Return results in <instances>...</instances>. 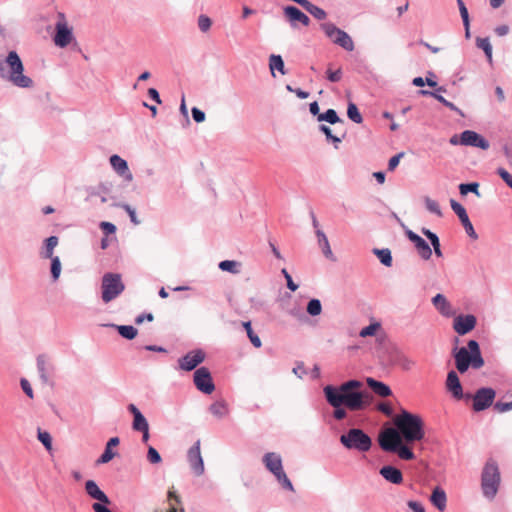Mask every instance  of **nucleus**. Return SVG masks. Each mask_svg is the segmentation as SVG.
I'll return each mask as SVG.
<instances>
[{"label":"nucleus","mask_w":512,"mask_h":512,"mask_svg":"<svg viewBox=\"0 0 512 512\" xmlns=\"http://www.w3.org/2000/svg\"><path fill=\"white\" fill-rule=\"evenodd\" d=\"M273 475L276 477V479L284 489L294 491V487L289 478L287 477L286 473L284 472L283 466L280 468V470L274 472Z\"/></svg>","instance_id":"nucleus-33"},{"label":"nucleus","mask_w":512,"mask_h":512,"mask_svg":"<svg viewBox=\"0 0 512 512\" xmlns=\"http://www.w3.org/2000/svg\"><path fill=\"white\" fill-rule=\"evenodd\" d=\"M320 130L326 135L327 139L332 140L335 143V147L337 148V144H339L342 139L340 137L334 136L331 129L326 125H321Z\"/></svg>","instance_id":"nucleus-57"},{"label":"nucleus","mask_w":512,"mask_h":512,"mask_svg":"<svg viewBox=\"0 0 512 512\" xmlns=\"http://www.w3.org/2000/svg\"><path fill=\"white\" fill-rule=\"evenodd\" d=\"M321 29L334 44L339 45L347 51L354 49L352 38L345 31L337 28L333 23H323L321 24Z\"/></svg>","instance_id":"nucleus-8"},{"label":"nucleus","mask_w":512,"mask_h":512,"mask_svg":"<svg viewBox=\"0 0 512 512\" xmlns=\"http://www.w3.org/2000/svg\"><path fill=\"white\" fill-rule=\"evenodd\" d=\"M507 401H498L494 405V409L499 413H504L512 410V393L506 395Z\"/></svg>","instance_id":"nucleus-45"},{"label":"nucleus","mask_w":512,"mask_h":512,"mask_svg":"<svg viewBox=\"0 0 512 512\" xmlns=\"http://www.w3.org/2000/svg\"><path fill=\"white\" fill-rule=\"evenodd\" d=\"M478 188H479V184L476 182L469 183V184H460L459 191H460L461 195H466L468 192H472V193H475L477 196H479L480 194H479Z\"/></svg>","instance_id":"nucleus-51"},{"label":"nucleus","mask_w":512,"mask_h":512,"mask_svg":"<svg viewBox=\"0 0 512 512\" xmlns=\"http://www.w3.org/2000/svg\"><path fill=\"white\" fill-rule=\"evenodd\" d=\"M51 259V274L54 280H57L61 273V262L59 257L55 256Z\"/></svg>","instance_id":"nucleus-52"},{"label":"nucleus","mask_w":512,"mask_h":512,"mask_svg":"<svg viewBox=\"0 0 512 512\" xmlns=\"http://www.w3.org/2000/svg\"><path fill=\"white\" fill-rule=\"evenodd\" d=\"M432 303L441 315L445 317H450L454 315V311L452 309L450 302L443 294L435 295L432 298Z\"/></svg>","instance_id":"nucleus-22"},{"label":"nucleus","mask_w":512,"mask_h":512,"mask_svg":"<svg viewBox=\"0 0 512 512\" xmlns=\"http://www.w3.org/2000/svg\"><path fill=\"white\" fill-rule=\"evenodd\" d=\"M476 45L482 49L487 56L488 60L492 61V46L488 38H477Z\"/></svg>","instance_id":"nucleus-41"},{"label":"nucleus","mask_w":512,"mask_h":512,"mask_svg":"<svg viewBox=\"0 0 512 512\" xmlns=\"http://www.w3.org/2000/svg\"><path fill=\"white\" fill-rule=\"evenodd\" d=\"M425 205H426V208L432 212V213H435L436 215L438 216H441L442 215V212H441V209H440V206L438 204L437 201L433 200V199H430V198H426L425 200Z\"/></svg>","instance_id":"nucleus-55"},{"label":"nucleus","mask_w":512,"mask_h":512,"mask_svg":"<svg viewBox=\"0 0 512 512\" xmlns=\"http://www.w3.org/2000/svg\"><path fill=\"white\" fill-rule=\"evenodd\" d=\"M101 229L105 234H114L116 231V226L110 222H101L100 224Z\"/></svg>","instance_id":"nucleus-60"},{"label":"nucleus","mask_w":512,"mask_h":512,"mask_svg":"<svg viewBox=\"0 0 512 512\" xmlns=\"http://www.w3.org/2000/svg\"><path fill=\"white\" fill-rule=\"evenodd\" d=\"M273 475L276 477V479L284 489L294 491V487L289 478L287 477L286 473L284 472L283 466L280 468V470L274 472Z\"/></svg>","instance_id":"nucleus-34"},{"label":"nucleus","mask_w":512,"mask_h":512,"mask_svg":"<svg viewBox=\"0 0 512 512\" xmlns=\"http://www.w3.org/2000/svg\"><path fill=\"white\" fill-rule=\"evenodd\" d=\"M188 461L193 473L200 476L204 473V462L200 451V440H198L188 451Z\"/></svg>","instance_id":"nucleus-14"},{"label":"nucleus","mask_w":512,"mask_h":512,"mask_svg":"<svg viewBox=\"0 0 512 512\" xmlns=\"http://www.w3.org/2000/svg\"><path fill=\"white\" fill-rule=\"evenodd\" d=\"M327 79L331 82H339L342 79V70L338 68L335 71H332L330 68L326 72Z\"/></svg>","instance_id":"nucleus-58"},{"label":"nucleus","mask_w":512,"mask_h":512,"mask_svg":"<svg viewBox=\"0 0 512 512\" xmlns=\"http://www.w3.org/2000/svg\"><path fill=\"white\" fill-rule=\"evenodd\" d=\"M432 504L437 507L440 511H444L446 508V493L443 489L436 487L430 497Z\"/></svg>","instance_id":"nucleus-28"},{"label":"nucleus","mask_w":512,"mask_h":512,"mask_svg":"<svg viewBox=\"0 0 512 512\" xmlns=\"http://www.w3.org/2000/svg\"><path fill=\"white\" fill-rule=\"evenodd\" d=\"M39 441L45 446L46 449L51 450L52 448V438L51 435L46 431L38 432Z\"/></svg>","instance_id":"nucleus-54"},{"label":"nucleus","mask_w":512,"mask_h":512,"mask_svg":"<svg viewBox=\"0 0 512 512\" xmlns=\"http://www.w3.org/2000/svg\"><path fill=\"white\" fill-rule=\"evenodd\" d=\"M304 9L318 20H324L327 16L322 8L312 4L310 1H308Z\"/></svg>","instance_id":"nucleus-36"},{"label":"nucleus","mask_w":512,"mask_h":512,"mask_svg":"<svg viewBox=\"0 0 512 512\" xmlns=\"http://www.w3.org/2000/svg\"><path fill=\"white\" fill-rule=\"evenodd\" d=\"M316 234H317V237H318V244L321 247L323 254L328 259L335 260V257L333 255V252L331 250V247H330V244H329V241H328V238L326 237L324 232L321 231V230H317Z\"/></svg>","instance_id":"nucleus-31"},{"label":"nucleus","mask_w":512,"mask_h":512,"mask_svg":"<svg viewBox=\"0 0 512 512\" xmlns=\"http://www.w3.org/2000/svg\"><path fill=\"white\" fill-rule=\"evenodd\" d=\"M402 440L403 438L399 431L394 428H388L382 431L378 437L380 447L387 452H393L397 449V446L401 444Z\"/></svg>","instance_id":"nucleus-10"},{"label":"nucleus","mask_w":512,"mask_h":512,"mask_svg":"<svg viewBox=\"0 0 512 512\" xmlns=\"http://www.w3.org/2000/svg\"><path fill=\"white\" fill-rule=\"evenodd\" d=\"M457 5L459 7V11H460V14H461V18L463 20V24L466 28V34L468 35L469 33V14H468V10L466 8V5L464 3L463 0H457Z\"/></svg>","instance_id":"nucleus-47"},{"label":"nucleus","mask_w":512,"mask_h":512,"mask_svg":"<svg viewBox=\"0 0 512 512\" xmlns=\"http://www.w3.org/2000/svg\"><path fill=\"white\" fill-rule=\"evenodd\" d=\"M380 327H381V325L378 322L371 323L367 327H364L363 329H361L359 335L363 338L368 337V336H374L377 333V331L380 329Z\"/></svg>","instance_id":"nucleus-50"},{"label":"nucleus","mask_w":512,"mask_h":512,"mask_svg":"<svg viewBox=\"0 0 512 512\" xmlns=\"http://www.w3.org/2000/svg\"><path fill=\"white\" fill-rule=\"evenodd\" d=\"M380 475L388 482L392 484H401L403 482L402 472L390 465L383 466L380 471Z\"/></svg>","instance_id":"nucleus-23"},{"label":"nucleus","mask_w":512,"mask_h":512,"mask_svg":"<svg viewBox=\"0 0 512 512\" xmlns=\"http://www.w3.org/2000/svg\"><path fill=\"white\" fill-rule=\"evenodd\" d=\"M110 164L119 175L123 176L127 181H132V173L129 171L127 162L124 159L118 155H112L110 157Z\"/></svg>","instance_id":"nucleus-20"},{"label":"nucleus","mask_w":512,"mask_h":512,"mask_svg":"<svg viewBox=\"0 0 512 512\" xmlns=\"http://www.w3.org/2000/svg\"><path fill=\"white\" fill-rule=\"evenodd\" d=\"M205 359V354L201 350H195L187 353L179 359L180 368L185 371H191L196 368Z\"/></svg>","instance_id":"nucleus-15"},{"label":"nucleus","mask_w":512,"mask_h":512,"mask_svg":"<svg viewBox=\"0 0 512 512\" xmlns=\"http://www.w3.org/2000/svg\"><path fill=\"white\" fill-rule=\"evenodd\" d=\"M265 467L273 474L282 467V460L280 455L269 452L263 457Z\"/></svg>","instance_id":"nucleus-27"},{"label":"nucleus","mask_w":512,"mask_h":512,"mask_svg":"<svg viewBox=\"0 0 512 512\" xmlns=\"http://www.w3.org/2000/svg\"><path fill=\"white\" fill-rule=\"evenodd\" d=\"M404 156V153L403 152H400L396 155H394L393 157L390 158L389 160V163H388V169L390 171H393L399 164L400 162V159Z\"/></svg>","instance_id":"nucleus-59"},{"label":"nucleus","mask_w":512,"mask_h":512,"mask_svg":"<svg viewBox=\"0 0 512 512\" xmlns=\"http://www.w3.org/2000/svg\"><path fill=\"white\" fill-rule=\"evenodd\" d=\"M340 443L349 450L359 453L368 452L372 447V439L363 430L352 428L340 436Z\"/></svg>","instance_id":"nucleus-6"},{"label":"nucleus","mask_w":512,"mask_h":512,"mask_svg":"<svg viewBox=\"0 0 512 512\" xmlns=\"http://www.w3.org/2000/svg\"><path fill=\"white\" fill-rule=\"evenodd\" d=\"M368 386L371 390L380 397H389L392 395V391L388 385L383 382L377 381L371 377L366 379Z\"/></svg>","instance_id":"nucleus-26"},{"label":"nucleus","mask_w":512,"mask_h":512,"mask_svg":"<svg viewBox=\"0 0 512 512\" xmlns=\"http://www.w3.org/2000/svg\"><path fill=\"white\" fill-rule=\"evenodd\" d=\"M460 144L466 145V146L479 147L484 150L489 148L488 141L485 140L478 133L471 131V130H466L461 133Z\"/></svg>","instance_id":"nucleus-16"},{"label":"nucleus","mask_w":512,"mask_h":512,"mask_svg":"<svg viewBox=\"0 0 512 512\" xmlns=\"http://www.w3.org/2000/svg\"><path fill=\"white\" fill-rule=\"evenodd\" d=\"M0 76L7 78L17 87L30 88L33 86V80L24 75V65L15 51H10L4 63L0 64Z\"/></svg>","instance_id":"nucleus-3"},{"label":"nucleus","mask_w":512,"mask_h":512,"mask_svg":"<svg viewBox=\"0 0 512 512\" xmlns=\"http://www.w3.org/2000/svg\"><path fill=\"white\" fill-rule=\"evenodd\" d=\"M132 427L135 431H142L144 429H148L149 424L146 418L141 414L139 416L136 415V417H134Z\"/></svg>","instance_id":"nucleus-49"},{"label":"nucleus","mask_w":512,"mask_h":512,"mask_svg":"<svg viewBox=\"0 0 512 512\" xmlns=\"http://www.w3.org/2000/svg\"><path fill=\"white\" fill-rule=\"evenodd\" d=\"M476 326V317L473 315H459L454 319L453 328L459 335H465Z\"/></svg>","instance_id":"nucleus-17"},{"label":"nucleus","mask_w":512,"mask_h":512,"mask_svg":"<svg viewBox=\"0 0 512 512\" xmlns=\"http://www.w3.org/2000/svg\"><path fill=\"white\" fill-rule=\"evenodd\" d=\"M209 411L215 417L223 418L229 414V407L224 400H219L210 405Z\"/></svg>","instance_id":"nucleus-30"},{"label":"nucleus","mask_w":512,"mask_h":512,"mask_svg":"<svg viewBox=\"0 0 512 512\" xmlns=\"http://www.w3.org/2000/svg\"><path fill=\"white\" fill-rule=\"evenodd\" d=\"M318 121H327L330 124L342 122L334 109H328L325 113L319 114Z\"/></svg>","instance_id":"nucleus-37"},{"label":"nucleus","mask_w":512,"mask_h":512,"mask_svg":"<svg viewBox=\"0 0 512 512\" xmlns=\"http://www.w3.org/2000/svg\"><path fill=\"white\" fill-rule=\"evenodd\" d=\"M269 65L271 71L277 69L282 74H285L284 72V62L280 55H271L269 60Z\"/></svg>","instance_id":"nucleus-46"},{"label":"nucleus","mask_w":512,"mask_h":512,"mask_svg":"<svg viewBox=\"0 0 512 512\" xmlns=\"http://www.w3.org/2000/svg\"><path fill=\"white\" fill-rule=\"evenodd\" d=\"M454 358L456 369L462 374L469 368L480 369L484 366L479 344L475 340H469L467 347L455 349Z\"/></svg>","instance_id":"nucleus-4"},{"label":"nucleus","mask_w":512,"mask_h":512,"mask_svg":"<svg viewBox=\"0 0 512 512\" xmlns=\"http://www.w3.org/2000/svg\"><path fill=\"white\" fill-rule=\"evenodd\" d=\"M307 312L311 316H317L322 312V305L318 299H312L308 302Z\"/></svg>","instance_id":"nucleus-48"},{"label":"nucleus","mask_w":512,"mask_h":512,"mask_svg":"<svg viewBox=\"0 0 512 512\" xmlns=\"http://www.w3.org/2000/svg\"><path fill=\"white\" fill-rule=\"evenodd\" d=\"M194 384L199 391L205 394H211L215 390L211 374L206 367H201L195 371Z\"/></svg>","instance_id":"nucleus-11"},{"label":"nucleus","mask_w":512,"mask_h":512,"mask_svg":"<svg viewBox=\"0 0 512 512\" xmlns=\"http://www.w3.org/2000/svg\"><path fill=\"white\" fill-rule=\"evenodd\" d=\"M284 14L291 23L300 22L304 26H308L310 23L309 17L306 14H304L301 10H299L297 7H285Z\"/></svg>","instance_id":"nucleus-24"},{"label":"nucleus","mask_w":512,"mask_h":512,"mask_svg":"<svg viewBox=\"0 0 512 512\" xmlns=\"http://www.w3.org/2000/svg\"><path fill=\"white\" fill-rule=\"evenodd\" d=\"M407 505L414 512H425V509L420 502L410 500Z\"/></svg>","instance_id":"nucleus-62"},{"label":"nucleus","mask_w":512,"mask_h":512,"mask_svg":"<svg viewBox=\"0 0 512 512\" xmlns=\"http://www.w3.org/2000/svg\"><path fill=\"white\" fill-rule=\"evenodd\" d=\"M406 235L408 239L414 243L417 252L421 256V258H423L424 260H428L431 258L432 250L428 243L423 238H421L419 235H417L411 230H408L406 232Z\"/></svg>","instance_id":"nucleus-18"},{"label":"nucleus","mask_w":512,"mask_h":512,"mask_svg":"<svg viewBox=\"0 0 512 512\" xmlns=\"http://www.w3.org/2000/svg\"><path fill=\"white\" fill-rule=\"evenodd\" d=\"M192 116L197 123H201L205 120V113L196 107L192 108Z\"/></svg>","instance_id":"nucleus-61"},{"label":"nucleus","mask_w":512,"mask_h":512,"mask_svg":"<svg viewBox=\"0 0 512 512\" xmlns=\"http://www.w3.org/2000/svg\"><path fill=\"white\" fill-rule=\"evenodd\" d=\"M240 266L241 264L234 260H224L219 263V268L222 271H227L232 274L240 273Z\"/></svg>","instance_id":"nucleus-35"},{"label":"nucleus","mask_w":512,"mask_h":512,"mask_svg":"<svg viewBox=\"0 0 512 512\" xmlns=\"http://www.w3.org/2000/svg\"><path fill=\"white\" fill-rule=\"evenodd\" d=\"M450 206H451L452 210L455 212V214L458 216L467 235L469 237H471L472 239L476 240L478 238V235L475 232L471 221L469 220V217H468V214H467L465 208L454 199L450 200Z\"/></svg>","instance_id":"nucleus-13"},{"label":"nucleus","mask_w":512,"mask_h":512,"mask_svg":"<svg viewBox=\"0 0 512 512\" xmlns=\"http://www.w3.org/2000/svg\"><path fill=\"white\" fill-rule=\"evenodd\" d=\"M374 253L378 256L383 265L387 267L392 265V256L389 249H375Z\"/></svg>","instance_id":"nucleus-40"},{"label":"nucleus","mask_w":512,"mask_h":512,"mask_svg":"<svg viewBox=\"0 0 512 512\" xmlns=\"http://www.w3.org/2000/svg\"><path fill=\"white\" fill-rule=\"evenodd\" d=\"M147 459L152 464H158L162 460L158 451L152 446L148 448Z\"/></svg>","instance_id":"nucleus-56"},{"label":"nucleus","mask_w":512,"mask_h":512,"mask_svg":"<svg viewBox=\"0 0 512 512\" xmlns=\"http://www.w3.org/2000/svg\"><path fill=\"white\" fill-rule=\"evenodd\" d=\"M55 31L56 33L54 35L53 41L56 46L64 48L72 42V28L69 26L66 16L63 12L57 13Z\"/></svg>","instance_id":"nucleus-9"},{"label":"nucleus","mask_w":512,"mask_h":512,"mask_svg":"<svg viewBox=\"0 0 512 512\" xmlns=\"http://www.w3.org/2000/svg\"><path fill=\"white\" fill-rule=\"evenodd\" d=\"M58 244V238L56 236H50L45 241V252L43 254L44 258H52L53 250Z\"/></svg>","instance_id":"nucleus-42"},{"label":"nucleus","mask_w":512,"mask_h":512,"mask_svg":"<svg viewBox=\"0 0 512 512\" xmlns=\"http://www.w3.org/2000/svg\"><path fill=\"white\" fill-rule=\"evenodd\" d=\"M243 327L244 329L246 330L247 332V336L249 337L251 343L256 347V348H259L261 347L262 345V342L260 340V338L258 337L257 334L254 333V331L252 330V327H251V322L250 321H247V322H243Z\"/></svg>","instance_id":"nucleus-39"},{"label":"nucleus","mask_w":512,"mask_h":512,"mask_svg":"<svg viewBox=\"0 0 512 512\" xmlns=\"http://www.w3.org/2000/svg\"><path fill=\"white\" fill-rule=\"evenodd\" d=\"M119 334L126 339H134L137 336V329L130 325L118 326Z\"/></svg>","instance_id":"nucleus-44"},{"label":"nucleus","mask_w":512,"mask_h":512,"mask_svg":"<svg viewBox=\"0 0 512 512\" xmlns=\"http://www.w3.org/2000/svg\"><path fill=\"white\" fill-rule=\"evenodd\" d=\"M495 398V391L492 388H481L476 391L473 397L474 411H482L490 407Z\"/></svg>","instance_id":"nucleus-12"},{"label":"nucleus","mask_w":512,"mask_h":512,"mask_svg":"<svg viewBox=\"0 0 512 512\" xmlns=\"http://www.w3.org/2000/svg\"><path fill=\"white\" fill-rule=\"evenodd\" d=\"M119 444V438L118 437H112L109 439V441L106 444V448L104 453L100 456V458L97 460V463H108L111 461L115 454L112 452V447H115Z\"/></svg>","instance_id":"nucleus-29"},{"label":"nucleus","mask_w":512,"mask_h":512,"mask_svg":"<svg viewBox=\"0 0 512 512\" xmlns=\"http://www.w3.org/2000/svg\"><path fill=\"white\" fill-rule=\"evenodd\" d=\"M124 284L119 274L107 273L102 278V300L109 303L124 291Z\"/></svg>","instance_id":"nucleus-7"},{"label":"nucleus","mask_w":512,"mask_h":512,"mask_svg":"<svg viewBox=\"0 0 512 512\" xmlns=\"http://www.w3.org/2000/svg\"><path fill=\"white\" fill-rule=\"evenodd\" d=\"M273 475L276 477V479L284 489L294 491V487L289 478L287 477L286 473L284 472L283 466L280 468V470L274 472Z\"/></svg>","instance_id":"nucleus-32"},{"label":"nucleus","mask_w":512,"mask_h":512,"mask_svg":"<svg viewBox=\"0 0 512 512\" xmlns=\"http://www.w3.org/2000/svg\"><path fill=\"white\" fill-rule=\"evenodd\" d=\"M85 492L91 499L96 500V503H103L105 505L111 504L108 496L100 489L94 480H87L85 482Z\"/></svg>","instance_id":"nucleus-19"},{"label":"nucleus","mask_w":512,"mask_h":512,"mask_svg":"<svg viewBox=\"0 0 512 512\" xmlns=\"http://www.w3.org/2000/svg\"><path fill=\"white\" fill-rule=\"evenodd\" d=\"M446 386L447 389L452 393V395L457 398L461 399L463 396V390L460 383V380L458 378V375L455 371H450L447 375L446 380Z\"/></svg>","instance_id":"nucleus-25"},{"label":"nucleus","mask_w":512,"mask_h":512,"mask_svg":"<svg viewBox=\"0 0 512 512\" xmlns=\"http://www.w3.org/2000/svg\"><path fill=\"white\" fill-rule=\"evenodd\" d=\"M393 452L397 453L399 458L402 460H412L415 458L414 453L412 450L404 445L402 442L399 446H397V449H395Z\"/></svg>","instance_id":"nucleus-38"},{"label":"nucleus","mask_w":512,"mask_h":512,"mask_svg":"<svg viewBox=\"0 0 512 512\" xmlns=\"http://www.w3.org/2000/svg\"><path fill=\"white\" fill-rule=\"evenodd\" d=\"M500 471L495 460L489 459L482 471L481 487L485 497L493 499L500 485Z\"/></svg>","instance_id":"nucleus-5"},{"label":"nucleus","mask_w":512,"mask_h":512,"mask_svg":"<svg viewBox=\"0 0 512 512\" xmlns=\"http://www.w3.org/2000/svg\"><path fill=\"white\" fill-rule=\"evenodd\" d=\"M378 410L387 416H390L393 412L392 407L389 403H380L378 405Z\"/></svg>","instance_id":"nucleus-64"},{"label":"nucleus","mask_w":512,"mask_h":512,"mask_svg":"<svg viewBox=\"0 0 512 512\" xmlns=\"http://www.w3.org/2000/svg\"><path fill=\"white\" fill-rule=\"evenodd\" d=\"M181 506V499L174 490H169L167 494V501L164 507H158L153 512H178Z\"/></svg>","instance_id":"nucleus-21"},{"label":"nucleus","mask_w":512,"mask_h":512,"mask_svg":"<svg viewBox=\"0 0 512 512\" xmlns=\"http://www.w3.org/2000/svg\"><path fill=\"white\" fill-rule=\"evenodd\" d=\"M348 117L355 123L360 124L363 121V118L354 103H349L347 108Z\"/></svg>","instance_id":"nucleus-43"},{"label":"nucleus","mask_w":512,"mask_h":512,"mask_svg":"<svg viewBox=\"0 0 512 512\" xmlns=\"http://www.w3.org/2000/svg\"><path fill=\"white\" fill-rule=\"evenodd\" d=\"M211 26L212 20L208 16L202 14L198 17V27L202 32H208Z\"/></svg>","instance_id":"nucleus-53"},{"label":"nucleus","mask_w":512,"mask_h":512,"mask_svg":"<svg viewBox=\"0 0 512 512\" xmlns=\"http://www.w3.org/2000/svg\"><path fill=\"white\" fill-rule=\"evenodd\" d=\"M21 387H22L23 391L25 392V394L29 398H33V390L31 388L30 383L28 382V380L22 379L21 380Z\"/></svg>","instance_id":"nucleus-63"},{"label":"nucleus","mask_w":512,"mask_h":512,"mask_svg":"<svg viewBox=\"0 0 512 512\" xmlns=\"http://www.w3.org/2000/svg\"><path fill=\"white\" fill-rule=\"evenodd\" d=\"M394 424L407 443L421 441L425 436L424 422L417 414L403 410L394 418Z\"/></svg>","instance_id":"nucleus-2"},{"label":"nucleus","mask_w":512,"mask_h":512,"mask_svg":"<svg viewBox=\"0 0 512 512\" xmlns=\"http://www.w3.org/2000/svg\"><path fill=\"white\" fill-rule=\"evenodd\" d=\"M363 387V383L359 380H349L342 383L338 387L327 385L323 391L327 402L335 408L334 417L342 420L346 417V411L341 408L342 405L350 411H359L369 404V393L367 391H359Z\"/></svg>","instance_id":"nucleus-1"}]
</instances>
